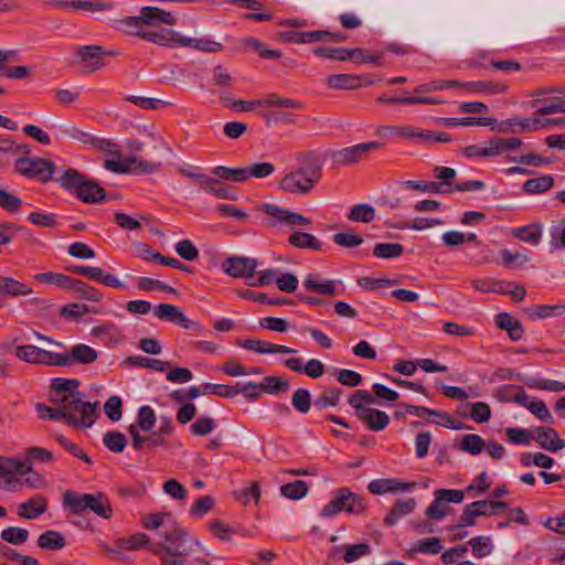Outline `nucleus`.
Listing matches in <instances>:
<instances>
[{
	"instance_id": "obj_1",
	"label": "nucleus",
	"mask_w": 565,
	"mask_h": 565,
	"mask_svg": "<svg viewBox=\"0 0 565 565\" xmlns=\"http://www.w3.org/2000/svg\"><path fill=\"white\" fill-rule=\"evenodd\" d=\"M115 544L126 551L148 548L159 557L160 565H188V557L192 554L199 551L210 554L199 539L190 535L181 526L168 529L156 543H152L147 534L136 533L117 539Z\"/></svg>"
},
{
	"instance_id": "obj_2",
	"label": "nucleus",
	"mask_w": 565,
	"mask_h": 565,
	"mask_svg": "<svg viewBox=\"0 0 565 565\" xmlns=\"http://www.w3.org/2000/svg\"><path fill=\"white\" fill-rule=\"evenodd\" d=\"M298 161L301 164L279 181V188L289 194H307L321 179L322 162L315 152L302 153Z\"/></svg>"
},
{
	"instance_id": "obj_3",
	"label": "nucleus",
	"mask_w": 565,
	"mask_h": 565,
	"mask_svg": "<svg viewBox=\"0 0 565 565\" xmlns=\"http://www.w3.org/2000/svg\"><path fill=\"white\" fill-rule=\"evenodd\" d=\"M63 504L73 514H82L89 510L105 520H109L113 515L110 501L103 492L79 494L74 491H66L63 494Z\"/></svg>"
},
{
	"instance_id": "obj_4",
	"label": "nucleus",
	"mask_w": 565,
	"mask_h": 565,
	"mask_svg": "<svg viewBox=\"0 0 565 565\" xmlns=\"http://www.w3.org/2000/svg\"><path fill=\"white\" fill-rule=\"evenodd\" d=\"M62 417L72 427H90L97 418V403L85 402L83 394H75L60 404Z\"/></svg>"
},
{
	"instance_id": "obj_5",
	"label": "nucleus",
	"mask_w": 565,
	"mask_h": 565,
	"mask_svg": "<svg viewBox=\"0 0 565 565\" xmlns=\"http://www.w3.org/2000/svg\"><path fill=\"white\" fill-rule=\"evenodd\" d=\"M341 511L361 515L366 511V501L363 497L353 493L349 488H340L337 490L334 498L323 507L320 515L322 518H332Z\"/></svg>"
},
{
	"instance_id": "obj_6",
	"label": "nucleus",
	"mask_w": 565,
	"mask_h": 565,
	"mask_svg": "<svg viewBox=\"0 0 565 565\" xmlns=\"http://www.w3.org/2000/svg\"><path fill=\"white\" fill-rule=\"evenodd\" d=\"M56 166L53 161L40 157L22 156L14 162L17 173L46 183L53 180Z\"/></svg>"
},
{
	"instance_id": "obj_7",
	"label": "nucleus",
	"mask_w": 565,
	"mask_h": 565,
	"mask_svg": "<svg viewBox=\"0 0 565 565\" xmlns=\"http://www.w3.org/2000/svg\"><path fill=\"white\" fill-rule=\"evenodd\" d=\"M259 209L262 212L269 216L267 224L270 227H275L278 224H284L287 226H303L311 224V220L303 216L302 214L292 212L275 204L264 203Z\"/></svg>"
},
{
	"instance_id": "obj_8",
	"label": "nucleus",
	"mask_w": 565,
	"mask_h": 565,
	"mask_svg": "<svg viewBox=\"0 0 565 565\" xmlns=\"http://www.w3.org/2000/svg\"><path fill=\"white\" fill-rule=\"evenodd\" d=\"M266 106V107H281V108H292V109H302L303 104L300 100L281 97L277 94H269L263 99H254L249 102L245 100H235L232 104H227L228 108H234L238 111H250L256 107Z\"/></svg>"
},
{
	"instance_id": "obj_9",
	"label": "nucleus",
	"mask_w": 565,
	"mask_h": 565,
	"mask_svg": "<svg viewBox=\"0 0 565 565\" xmlns=\"http://www.w3.org/2000/svg\"><path fill=\"white\" fill-rule=\"evenodd\" d=\"M258 262L254 257L231 256L222 263L225 274L234 278H245L249 281L254 278Z\"/></svg>"
},
{
	"instance_id": "obj_10",
	"label": "nucleus",
	"mask_w": 565,
	"mask_h": 565,
	"mask_svg": "<svg viewBox=\"0 0 565 565\" xmlns=\"http://www.w3.org/2000/svg\"><path fill=\"white\" fill-rule=\"evenodd\" d=\"M106 51L100 45H84L75 49L77 63L88 73H93L104 66Z\"/></svg>"
},
{
	"instance_id": "obj_11",
	"label": "nucleus",
	"mask_w": 565,
	"mask_h": 565,
	"mask_svg": "<svg viewBox=\"0 0 565 565\" xmlns=\"http://www.w3.org/2000/svg\"><path fill=\"white\" fill-rule=\"evenodd\" d=\"M154 316L163 321H170L183 329H196L201 331L202 328L196 322L190 320L179 307L170 303H160L154 307Z\"/></svg>"
},
{
	"instance_id": "obj_12",
	"label": "nucleus",
	"mask_w": 565,
	"mask_h": 565,
	"mask_svg": "<svg viewBox=\"0 0 565 565\" xmlns=\"http://www.w3.org/2000/svg\"><path fill=\"white\" fill-rule=\"evenodd\" d=\"M98 358L96 350L86 344L72 347L68 353L57 354V366H70L74 363L90 364Z\"/></svg>"
},
{
	"instance_id": "obj_13",
	"label": "nucleus",
	"mask_w": 565,
	"mask_h": 565,
	"mask_svg": "<svg viewBox=\"0 0 565 565\" xmlns=\"http://www.w3.org/2000/svg\"><path fill=\"white\" fill-rule=\"evenodd\" d=\"M57 354L35 345H19L15 349V355L20 360L28 363L44 364V365H57Z\"/></svg>"
},
{
	"instance_id": "obj_14",
	"label": "nucleus",
	"mask_w": 565,
	"mask_h": 565,
	"mask_svg": "<svg viewBox=\"0 0 565 565\" xmlns=\"http://www.w3.org/2000/svg\"><path fill=\"white\" fill-rule=\"evenodd\" d=\"M380 147L381 143L376 141L359 143L352 147H347L338 150L337 152H334L333 159L340 164H354L359 162L370 151L375 150Z\"/></svg>"
},
{
	"instance_id": "obj_15",
	"label": "nucleus",
	"mask_w": 565,
	"mask_h": 565,
	"mask_svg": "<svg viewBox=\"0 0 565 565\" xmlns=\"http://www.w3.org/2000/svg\"><path fill=\"white\" fill-rule=\"evenodd\" d=\"M78 386V380L55 377L51 382L50 401L53 405H60L73 395L79 394Z\"/></svg>"
},
{
	"instance_id": "obj_16",
	"label": "nucleus",
	"mask_w": 565,
	"mask_h": 565,
	"mask_svg": "<svg viewBox=\"0 0 565 565\" xmlns=\"http://www.w3.org/2000/svg\"><path fill=\"white\" fill-rule=\"evenodd\" d=\"M513 401L535 415L541 422H554V418L545 403L541 399L530 397L523 388H520L513 396Z\"/></svg>"
},
{
	"instance_id": "obj_17",
	"label": "nucleus",
	"mask_w": 565,
	"mask_h": 565,
	"mask_svg": "<svg viewBox=\"0 0 565 565\" xmlns=\"http://www.w3.org/2000/svg\"><path fill=\"white\" fill-rule=\"evenodd\" d=\"M128 431L131 436V446L135 450L140 451L145 448L153 449L166 445V437L154 430L149 435H141L138 426H129Z\"/></svg>"
},
{
	"instance_id": "obj_18",
	"label": "nucleus",
	"mask_w": 565,
	"mask_h": 565,
	"mask_svg": "<svg viewBox=\"0 0 565 565\" xmlns=\"http://www.w3.org/2000/svg\"><path fill=\"white\" fill-rule=\"evenodd\" d=\"M370 554L371 546L367 543L343 544L331 548V555L333 557H341L348 564Z\"/></svg>"
},
{
	"instance_id": "obj_19",
	"label": "nucleus",
	"mask_w": 565,
	"mask_h": 565,
	"mask_svg": "<svg viewBox=\"0 0 565 565\" xmlns=\"http://www.w3.org/2000/svg\"><path fill=\"white\" fill-rule=\"evenodd\" d=\"M415 483H407L396 479H374L367 484V490L375 495L397 493L411 490Z\"/></svg>"
},
{
	"instance_id": "obj_20",
	"label": "nucleus",
	"mask_w": 565,
	"mask_h": 565,
	"mask_svg": "<svg viewBox=\"0 0 565 565\" xmlns=\"http://www.w3.org/2000/svg\"><path fill=\"white\" fill-rule=\"evenodd\" d=\"M534 439L545 450L556 452L565 448V440L561 439L557 431L548 426L535 429Z\"/></svg>"
},
{
	"instance_id": "obj_21",
	"label": "nucleus",
	"mask_w": 565,
	"mask_h": 565,
	"mask_svg": "<svg viewBox=\"0 0 565 565\" xmlns=\"http://www.w3.org/2000/svg\"><path fill=\"white\" fill-rule=\"evenodd\" d=\"M541 118H511L502 121L499 130L503 134L532 132L540 129Z\"/></svg>"
},
{
	"instance_id": "obj_22",
	"label": "nucleus",
	"mask_w": 565,
	"mask_h": 565,
	"mask_svg": "<svg viewBox=\"0 0 565 565\" xmlns=\"http://www.w3.org/2000/svg\"><path fill=\"white\" fill-rule=\"evenodd\" d=\"M201 191L213 194L217 199L221 200H236L237 194L236 192L228 185L222 183V180L218 178H212L210 175H206L203 183L199 188Z\"/></svg>"
},
{
	"instance_id": "obj_23",
	"label": "nucleus",
	"mask_w": 565,
	"mask_h": 565,
	"mask_svg": "<svg viewBox=\"0 0 565 565\" xmlns=\"http://www.w3.org/2000/svg\"><path fill=\"white\" fill-rule=\"evenodd\" d=\"M46 509V499L41 494H36L18 505V515L26 520H34L42 515Z\"/></svg>"
},
{
	"instance_id": "obj_24",
	"label": "nucleus",
	"mask_w": 565,
	"mask_h": 565,
	"mask_svg": "<svg viewBox=\"0 0 565 565\" xmlns=\"http://www.w3.org/2000/svg\"><path fill=\"white\" fill-rule=\"evenodd\" d=\"M356 417L364 423L371 430L380 431L387 427L390 424L388 415L376 408H366L355 414Z\"/></svg>"
},
{
	"instance_id": "obj_25",
	"label": "nucleus",
	"mask_w": 565,
	"mask_h": 565,
	"mask_svg": "<svg viewBox=\"0 0 565 565\" xmlns=\"http://www.w3.org/2000/svg\"><path fill=\"white\" fill-rule=\"evenodd\" d=\"M238 344L249 351H255L260 354L265 353H281L289 354L295 353L296 350L281 344H271L266 341H262L258 339H246L244 341H239Z\"/></svg>"
},
{
	"instance_id": "obj_26",
	"label": "nucleus",
	"mask_w": 565,
	"mask_h": 565,
	"mask_svg": "<svg viewBox=\"0 0 565 565\" xmlns=\"http://www.w3.org/2000/svg\"><path fill=\"white\" fill-rule=\"evenodd\" d=\"M76 196L88 204H96L102 202L105 196V190L87 178L83 181V185H81L75 192Z\"/></svg>"
},
{
	"instance_id": "obj_27",
	"label": "nucleus",
	"mask_w": 565,
	"mask_h": 565,
	"mask_svg": "<svg viewBox=\"0 0 565 565\" xmlns=\"http://www.w3.org/2000/svg\"><path fill=\"white\" fill-rule=\"evenodd\" d=\"M302 286L308 291L317 292L320 295L335 296L339 294L337 291V281L330 279L320 280L319 277L315 274H308L302 282Z\"/></svg>"
},
{
	"instance_id": "obj_28",
	"label": "nucleus",
	"mask_w": 565,
	"mask_h": 565,
	"mask_svg": "<svg viewBox=\"0 0 565 565\" xmlns=\"http://www.w3.org/2000/svg\"><path fill=\"white\" fill-rule=\"evenodd\" d=\"M382 131L423 145L425 143V137L428 136V132H426L425 129H419L413 126H384L382 127Z\"/></svg>"
},
{
	"instance_id": "obj_29",
	"label": "nucleus",
	"mask_w": 565,
	"mask_h": 565,
	"mask_svg": "<svg viewBox=\"0 0 565 565\" xmlns=\"http://www.w3.org/2000/svg\"><path fill=\"white\" fill-rule=\"evenodd\" d=\"M313 53L318 56L332 58L337 61L358 60L363 54L362 49H343V47H316Z\"/></svg>"
},
{
	"instance_id": "obj_30",
	"label": "nucleus",
	"mask_w": 565,
	"mask_h": 565,
	"mask_svg": "<svg viewBox=\"0 0 565 565\" xmlns=\"http://www.w3.org/2000/svg\"><path fill=\"white\" fill-rule=\"evenodd\" d=\"M497 327L505 330L512 341H519L524 333L521 322L508 312H501L495 317Z\"/></svg>"
},
{
	"instance_id": "obj_31",
	"label": "nucleus",
	"mask_w": 565,
	"mask_h": 565,
	"mask_svg": "<svg viewBox=\"0 0 565 565\" xmlns=\"http://www.w3.org/2000/svg\"><path fill=\"white\" fill-rule=\"evenodd\" d=\"M177 44L180 46H190L194 50L209 53L220 52L223 49V45L220 42L205 38L178 36Z\"/></svg>"
},
{
	"instance_id": "obj_32",
	"label": "nucleus",
	"mask_w": 565,
	"mask_h": 565,
	"mask_svg": "<svg viewBox=\"0 0 565 565\" xmlns=\"http://www.w3.org/2000/svg\"><path fill=\"white\" fill-rule=\"evenodd\" d=\"M436 121L444 126H487L494 129L497 119L492 117H465V118H436Z\"/></svg>"
},
{
	"instance_id": "obj_33",
	"label": "nucleus",
	"mask_w": 565,
	"mask_h": 565,
	"mask_svg": "<svg viewBox=\"0 0 565 565\" xmlns=\"http://www.w3.org/2000/svg\"><path fill=\"white\" fill-rule=\"evenodd\" d=\"M415 507L416 501L414 498L397 500L386 514L384 523L388 526L394 525L401 518L411 514Z\"/></svg>"
},
{
	"instance_id": "obj_34",
	"label": "nucleus",
	"mask_w": 565,
	"mask_h": 565,
	"mask_svg": "<svg viewBox=\"0 0 565 565\" xmlns=\"http://www.w3.org/2000/svg\"><path fill=\"white\" fill-rule=\"evenodd\" d=\"M141 13L147 25H158L160 23L174 25L177 22L175 18L170 12L156 7H143Z\"/></svg>"
},
{
	"instance_id": "obj_35",
	"label": "nucleus",
	"mask_w": 565,
	"mask_h": 565,
	"mask_svg": "<svg viewBox=\"0 0 565 565\" xmlns=\"http://www.w3.org/2000/svg\"><path fill=\"white\" fill-rule=\"evenodd\" d=\"M86 179L84 174H82L78 170L74 168H66L63 170V173L53 178L52 181H55L61 188L76 192L77 189L83 185V181Z\"/></svg>"
},
{
	"instance_id": "obj_36",
	"label": "nucleus",
	"mask_w": 565,
	"mask_h": 565,
	"mask_svg": "<svg viewBox=\"0 0 565 565\" xmlns=\"http://www.w3.org/2000/svg\"><path fill=\"white\" fill-rule=\"evenodd\" d=\"M524 312L531 319H545L551 317H561L565 313V303L556 305H536L526 308Z\"/></svg>"
},
{
	"instance_id": "obj_37",
	"label": "nucleus",
	"mask_w": 565,
	"mask_h": 565,
	"mask_svg": "<svg viewBox=\"0 0 565 565\" xmlns=\"http://www.w3.org/2000/svg\"><path fill=\"white\" fill-rule=\"evenodd\" d=\"M361 77L352 74H334L326 78L329 88L356 89L361 86Z\"/></svg>"
},
{
	"instance_id": "obj_38",
	"label": "nucleus",
	"mask_w": 565,
	"mask_h": 565,
	"mask_svg": "<svg viewBox=\"0 0 565 565\" xmlns=\"http://www.w3.org/2000/svg\"><path fill=\"white\" fill-rule=\"evenodd\" d=\"M288 242L290 245L301 249H311V250H320L321 243L320 241L313 236L312 234L295 231L289 237Z\"/></svg>"
},
{
	"instance_id": "obj_39",
	"label": "nucleus",
	"mask_w": 565,
	"mask_h": 565,
	"mask_svg": "<svg viewBox=\"0 0 565 565\" xmlns=\"http://www.w3.org/2000/svg\"><path fill=\"white\" fill-rule=\"evenodd\" d=\"M0 294L12 297L29 296L32 294V289L25 284L11 277L0 276Z\"/></svg>"
},
{
	"instance_id": "obj_40",
	"label": "nucleus",
	"mask_w": 565,
	"mask_h": 565,
	"mask_svg": "<svg viewBox=\"0 0 565 565\" xmlns=\"http://www.w3.org/2000/svg\"><path fill=\"white\" fill-rule=\"evenodd\" d=\"M377 100L380 103L404 105H439L443 103L440 99L428 96L387 97L386 95H382L377 98Z\"/></svg>"
},
{
	"instance_id": "obj_41",
	"label": "nucleus",
	"mask_w": 565,
	"mask_h": 565,
	"mask_svg": "<svg viewBox=\"0 0 565 565\" xmlns=\"http://www.w3.org/2000/svg\"><path fill=\"white\" fill-rule=\"evenodd\" d=\"M275 109L270 111L263 113V118L267 126L277 125V124H295L296 115L292 111V108H281L274 107Z\"/></svg>"
},
{
	"instance_id": "obj_42",
	"label": "nucleus",
	"mask_w": 565,
	"mask_h": 565,
	"mask_svg": "<svg viewBox=\"0 0 565 565\" xmlns=\"http://www.w3.org/2000/svg\"><path fill=\"white\" fill-rule=\"evenodd\" d=\"M542 234L543 227L539 223L522 226L513 231L515 237L531 245H537L542 239Z\"/></svg>"
},
{
	"instance_id": "obj_43",
	"label": "nucleus",
	"mask_w": 565,
	"mask_h": 565,
	"mask_svg": "<svg viewBox=\"0 0 565 565\" xmlns=\"http://www.w3.org/2000/svg\"><path fill=\"white\" fill-rule=\"evenodd\" d=\"M554 186V178L552 175H543L540 178L526 180L522 189L526 194H541Z\"/></svg>"
},
{
	"instance_id": "obj_44",
	"label": "nucleus",
	"mask_w": 565,
	"mask_h": 565,
	"mask_svg": "<svg viewBox=\"0 0 565 565\" xmlns=\"http://www.w3.org/2000/svg\"><path fill=\"white\" fill-rule=\"evenodd\" d=\"M461 83L457 79H437L424 83L414 88V96H423L431 92L444 90L452 87H459Z\"/></svg>"
},
{
	"instance_id": "obj_45",
	"label": "nucleus",
	"mask_w": 565,
	"mask_h": 565,
	"mask_svg": "<svg viewBox=\"0 0 565 565\" xmlns=\"http://www.w3.org/2000/svg\"><path fill=\"white\" fill-rule=\"evenodd\" d=\"M137 36L142 38L143 40L162 45V46H177V39L179 35H175L171 32H143L137 31L135 32Z\"/></svg>"
},
{
	"instance_id": "obj_46",
	"label": "nucleus",
	"mask_w": 565,
	"mask_h": 565,
	"mask_svg": "<svg viewBox=\"0 0 565 565\" xmlns=\"http://www.w3.org/2000/svg\"><path fill=\"white\" fill-rule=\"evenodd\" d=\"M38 544L44 550H61L66 545V541L60 532L50 530L39 536Z\"/></svg>"
},
{
	"instance_id": "obj_47",
	"label": "nucleus",
	"mask_w": 565,
	"mask_h": 565,
	"mask_svg": "<svg viewBox=\"0 0 565 565\" xmlns=\"http://www.w3.org/2000/svg\"><path fill=\"white\" fill-rule=\"evenodd\" d=\"M262 392L268 394H282L289 390V382L278 376H265L259 383Z\"/></svg>"
},
{
	"instance_id": "obj_48",
	"label": "nucleus",
	"mask_w": 565,
	"mask_h": 565,
	"mask_svg": "<svg viewBox=\"0 0 565 565\" xmlns=\"http://www.w3.org/2000/svg\"><path fill=\"white\" fill-rule=\"evenodd\" d=\"M308 491V484L302 480H296L280 487L281 494L290 500H300L307 495Z\"/></svg>"
},
{
	"instance_id": "obj_49",
	"label": "nucleus",
	"mask_w": 565,
	"mask_h": 565,
	"mask_svg": "<svg viewBox=\"0 0 565 565\" xmlns=\"http://www.w3.org/2000/svg\"><path fill=\"white\" fill-rule=\"evenodd\" d=\"M212 174L220 180H232L234 182H245L246 171L245 168H228L224 166L215 167Z\"/></svg>"
},
{
	"instance_id": "obj_50",
	"label": "nucleus",
	"mask_w": 565,
	"mask_h": 565,
	"mask_svg": "<svg viewBox=\"0 0 565 565\" xmlns=\"http://www.w3.org/2000/svg\"><path fill=\"white\" fill-rule=\"evenodd\" d=\"M404 253V246L398 243H379L373 247V255L377 258H397Z\"/></svg>"
},
{
	"instance_id": "obj_51",
	"label": "nucleus",
	"mask_w": 565,
	"mask_h": 565,
	"mask_svg": "<svg viewBox=\"0 0 565 565\" xmlns=\"http://www.w3.org/2000/svg\"><path fill=\"white\" fill-rule=\"evenodd\" d=\"M126 362L134 366L151 369L159 372H164L171 365L169 362L146 356H129Z\"/></svg>"
},
{
	"instance_id": "obj_52",
	"label": "nucleus",
	"mask_w": 565,
	"mask_h": 565,
	"mask_svg": "<svg viewBox=\"0 0 565 565\" xmlns=\"http://www.w3.org/2000/svg\"><path fill=\"white\" fill-rule=\"evenodd\" d=\"M348 218L352 222L370 223L375 218V209L369 204L353 205Z\"/></svg>"
},
{
	"instance_id": "obj_53",
	"label": "nucleus",
	"mask_w": 565,
	"mask_h": 565,
	"mask_svg": "<svg viewBox=\"0 0 565 565\" xmlns=\"http://www.w3.org/2000/svg\"><path fill=\"white\" fill-rule=\"evenodd\" d=\"M157 417L154 411L150 406H141L138 411L137 423L130 426H138V430L151 431L154 427Z\"/></svg>"
},
{
	"instance_id": "obj_54",
	"label": "nucleus",
	"mask_w": 565,
	"mask_h": 565,
	"mask_svg": "<svg viewBox=\"0 0 565 565\" xmlns=\"http://www.w3.org/2000/svg\"><path fill=\"white\" fill-rule=\"evenodd\" d=\"M467 545L471 546L472 554L478 558L486 557L493 551V544L490 536H476L471 539Z\"/></svg>"
},
{
	"instance_id": "obj_55",
	"label": "nucleus",
	"mask_w": 565,
	"mask_h": 565,
	"mask_svg": "<svg viewBox=\"0 0 565 565\" xmlns=\"http://www.w3.org/2000/svg\"><path fill=\"white\" fill-rule=\"evenodd\" d=\"M483 504L470 503L465 507L458 523L454 525L450 530L457 531L459 529L473 526L476 525V519L479 516L480 512L477 511V508L482 507Z\"/></svg>"
},
{
	"instance_id": "obj_56",
	"label": "nucleus",
	"mask_w": 565,
	"mask_h": 565,
	"mask_svg": "<svg viewBox=\"0 0 565 565\" xmlns=\"http://www.w3.org/2000/svg\"><path fill=\"white\" fill-rule=\"evenodd\" d=\"M114 3L104 0H73L72 8L96 12V11H110L114 9Z\"/></svg>"
},
{
	"instance_id": "obj_57",
	"label": "nucleus",
	"mask_w": 565,
	"mask_h": 565,
	"mask_svg": "<svg viewBox=\"0 0 565 565\" xmlns=\"http://www.w3.org/2000/svg\"><path fill=\"white\" fill-rule=\"evenodd\" d=\"M104 445L113 452H122L127 446L126 436L117 430L107 431L103 437Z\"/></svg>"
},
{
	"instance_id": "obj_58",
	"label": "nucleus",
	"mask_w": 565,
	"mask_h": 565,
	"mask_svg": "<svg viewBox=\"0 0 565 565\" xmlns=\"http://www.w3.org/2000/svg\"><path fill=\"white\" fill-rule=\"evenodd\" d=\"M348 403L354 408L355 414L369 408L366 405L375 404L374 394L369 391L358 390L349 398Z\"/></svg>"
},
{
	"instance_id": "obj_59",
	"label": "nucleus",
	"mask_w": 565,
	"mask_h": 565,
	"mask_svg": "<svg viewBox=\"0 0 565 565\" xmlns=\"http://www.w3.org/2000/svg\"><path fill=\"white\" fill-rule=\"evenodd\" d=\"M34 279H36L40 282L54 284L61 288L68 289L72 284L73 278L67 275H64V274L46 271V273L36 274L34 276Z\"/></svg>"
},
{
	"instance_id": "obj_60",
	"label": "nucleus",
	"mask_w": 565,
	"mask_h": 565,
	"mask_svg": "<svg viewBox=\"0 0 565 565\" xmlns=\"http://www.w3.org/2000/svg\"><path fill=\"white\" fill-rule=\"evenodd\" d=\"M0 537L7 543L21 545L28 541L29 531L23 527L10 526L1 532Z\"/></svg>"
},
{
	"instance_id": "obj_61",
	"label": "nucleus",
	"mask_w": 565,
	"mask_h": 565,
	"mask_svg": "<svg viewBox=\"0 0 565 565\" xmlns=\"http://www.w3.org/2000/svg\"><path fill=\"white\" fill-rule=\"evenodd\" d=\"M486 447L484 440L476 434L463 435L461 438L460 448L470 454V455H479Z\"/></svg>"
},
{
	"instance_id": "obj_62",
	"label": "nucleus",
	"mask_w": 565,
	"mask_h": 565,
	"mask_svg": "<svg viewBox=\"0 0 565 565\" xmlns=\"http://www.w3.org/2000/svg\"><path fill=\"white\" fill-rule=\"evenodd\" d=\"M341 391L339 388H328L315 399V406L318 409L334 407L339 404Z\"/></svg>"
},
{
	"instance_id": "obj_63",
	"label": "nucleus",
	"mask_w": 565,
	"mask_h": 565,
	"mask_svg": "<svg viewBox=\"0 0 565 565\" xmlns=\"http://www.w3.org/2000/svg\"><path fill=\"white\" fill-rule=\"evenodd\" d=\"M246 181L249 178L264 179L271 175L275 172V167L270 162H254L248 167H245Z\"/></svg>"
},
{
	"instance_id": "obj_64",
	"label": "nucleus",
	"mask_w": 565,
	"mask_h": 565,
	"mask_svg": "<svg viewBox=\"0 0 565 565\" xmlns=\"http://www.w3.org/2000/svg\"><path fill=\"white\" fill-rule=\"evenodd\" d=\"M291 403L292 406L301 414L308 413L311 406L310 392L306 388L296 390L291 397Z\"/></svg>"
}]
</instances>
